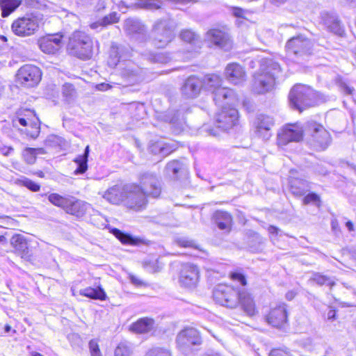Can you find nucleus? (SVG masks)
Segmentation results:
<instances>
[{
    "label": "nucleus",
    "mask_w": 356,
    "mask_h": 356,
    "mask_svg": "<svg viewBox=\"0 0 356 356\" xmlns=\"http://www.w3.org/2000/svg\"><path fill=\"white\" fill-rule=\"evenodd\" d=\"M280 74L281 67L277 62L270 58L261 59L259 70L254 75L252 90L257 94L268 92Z\"/></svg>",
    "instance_id": "f257e3e1"
},
{
    "label": "nucleus",
    "mask_w": 356,
    "mask_h": 356,
    "mask_svg": "<svg viewBox=\"0 0 356 356\" xmlns=\"http://www.w3.org/2000/svg\"><path fill=\"white\" fill-rule=\"evenodd\" d=\"M318 95L310 87L305 85H296L289 93L291 105L302 111L306 108L314 106L316 104Z\"/></svg>",
    "instance_id": "f03ea898"
},
{
    "label": "nucleus",
    "mask_w": 356,
    "mask_h": 356,
    "mask_svg": "<svg viewBox=\"0 0 356 356\" xmlns=\"http://www.w3.org/2000/svg\"><path fill=\"white\" fill-rule=\"evenodd\" d=\"M221 83L220 77L216 74L207 75L202 81L205 88L213 93V100L216 104H220L225 100L234 104L238 100L237 96L232 89L221 87Z\"/></svg>",
    "instance_id": "7ed1b4c3"
},
{
    "label": "nucleus",
    "mask_w": 356,
    "mask_h": 356,
    "mask_svg": "<svg viewBox=\"0 0 356 356\" xmlns=\"http://www.w3.org/2000/svg\"><path fill=\"white\" fill-rule=\"evenodd\" d=\"M68 48L72 54L82 60H88L92 56L93 41L85 33L76 31L70 38Z\"/></svg>",
    "instance_id": "20e7f679"
},
{
    "label": "nucleus",
    "mask_w": 356,
    "mask_h": 356,
    "mask_svg": "<svg viewBox=\"0 0 356 356\" xmlns=\"http://www.w3.org/2000/svg\"><path fill=\"white\" fill-rule=\"evenodd\" d=\"M305 132L307 135V141L311 146L318 150L326 149L331 143V136L325 128L314 121L305 124Z\"/></svg>",
    "instance_id": "39448f33"
},
{
    "label": "nucleus",
    "mask_w": 356,
    "mask_h": 356,
    "mask_svg": "<svg viewBox=\"0 0 356 356\" xmlns=\"http://www.w3.org/2000/svg\"><path fill=\"white\" fill-rule=\"evenodd\" d=\"M41 24V17L33 14H26L13 22L11 31L19 37H29L39 30Z\"/></svg>",
    "instance_id": "423d86ee"
},
{
    "label": "nucleus",
    "mask_w": 356,
    "mask_h": 356,
    "mask_svg": "<svg viewBox=\"0 0 356 356\" xmlns=\"http://www.w3.org/2000/svg\"><path fill=\"white\" fill-rule=\"evenodd\" d=\"M175 24L169 19H160L155 22L152 29V37L155 46L166 47L175 38Z\"/></svg>",
    "instance_id": "0eeeda50"
},
{
    "label": "nucleus",
    "mask_w": 356,
    "mask_h": 356,
    "mask_svg": "<svg viewBox=\"0 0 356 356\" xmlns=\"http://www.w3.org/2000/svg\"><path fill=\"white\" fill-rule=\"evenodd\" d=\"M177 343L179 350L188 355L193 352L194 346L201 345L202 338L195 328L186 327L177 334Z\"/></svg>",
    "instance_id": "6e6552de"
},
{
    "label": "nucleus",
    "mask_w": 356,
    "mask_h": 356,
    "mask_svg": "<svg viewBox=\"0 0 356 356\" xmlns=\"http://www.w3.org/2000/svg\"><path fill=\"white\" fill-rule=\"evenodd\" d=\"M239 291L231 286L219 284L213 291V300L222 306L235 308L238 304Z\"/></svg>",
    "instance_id": "1a4fd4ad"
},
{
    "label": "nucleus",
    "mask_w": 356,
    "mask_h": 356,
    "mask_svg": "<svg viewBox=\"0 0 356 356\" xmlns=\"http://www.w3.org/2000/svg\"><path fill=\"white\" fill-rule=\"evenodd\" d=\"M228 100H225L219 106L222 105V108L220 111H219L216 116V122L217 123V126L218 128L222 130H227L233 127L238 122V111L230 106L232 103H227ZM237 101H236L233 104H235Z\"/></svg>",
    "instance_id": "9d476101"
},
{
    "label": "nucleus",
    "mask_w": 356,
    "mask_h": 356,
    "mask_svg": "<svg viewBox=\"0 0 356 356\" xmlns=\"http://www.w3.org/2000/svg\"><path fill=\"white\" fill-rule=\"evenodd\" d=\"M305 128L300 123L286 124L277 134V143L285 146L291 142H299L302 140Z\"/></svg>",
    "instance_id": "9b49d317"
},
{
    "label": "nucleus",
    "mask_w": 356,
    "mask_h": 356,
    "mask_svg": "<svg viewBox=\"0 0 356 356\" xmlns=\"http://www.w3.org/2000/svg\"><path fill=\"white\" fill-rule=\"evenodd\" d=\"M16 76L20 84L26 87H34L40 81L42 72L35 65H24L18 70Z\"/></svg>",
    "instance_id": "f8f14e48"
},
{
    "label": "nucleus",
    "mask_w": 356,
    "mask_h": 356,
    "mask_svg": "<svg viewBox=\"0 0 356 356\" xmlns=\"http://www.w3.org/2000/svg\"><path fill=\"white\" fill-rule=\"evenodd\" d=\"M148 196L139 187L134 184H127L125 204L127 207L134 209H140L146 204V197Z\"/></svg>",
    "instance_id": "ddd939ff"
},
{
    "label": "nucleus",
    "mask_w": 356,
    "mask_h": 356,
    "mask_svg": "<svg viewBox=\"0 0 356 356\" xmlns=\"http://www.w3.org/2000/svg\"><path fill=\"white\" fill-rule=\"evenodd\" d=\"M139 187L148 196L157 197L161 192V181L157 176L151 172L142 173L139 177Z\"/></svg>",
    "instance_id": "4468645a"
},
{
    "label": "nucleus",
    "mask_w": 356,
    "mask_h": 356,
    "mask_svg": "<svg viewBox=\"0 0 356 356\" xmlns=\"http://www.w3.org/2000/svg\"><path fill=\"white\" fill-rule=\"evenodd\" d=\"M200 278V270L197 266L186 263L181 265L179 275L180 284L186 288H194Z\"/></svg>",
    "instance_id": "2eb2a0df"
},
{
    "label": "nucleus",
    "mask_w": 356,
    "mask_h": 356,
    "mask_svg": "<svg viewBox=\"0 0 356 356\" xmlns=\"http://www.w3.org/2000/svg\"><path fill=\"white\" fill-rule=\"evenodd\" d=\"M62 38L63 35L60 33L48 34L38 40L39 48L45 54H54L60 49Z\"/></svg>",
    "instance_id": "dca6fc26"
},
{
    "label": "nucleus",
    "mask_w": 356,
    "mask_h": 356,
    "mask_svg": "<svg viewBox=\"0 0 356 356\" xmlns=\"http://www.w3.org/2000/svg\"><path fill=\"white\" fill-rule=\"evenodd\" d=\"M120 76L129 84H135L143 79L141 69L134 63L129 60L122 64Z\"/></svg>",
    "instance_id": "f3484780"
},
{
    "label": "nucleus",
    "mask_w": 356,
    "mask_h": 356,
    "mask_svg": "<svg viewBox=\"0 0 356 356\" xmlns=\"http://www.w3.org/2000/svg\"><path fill=\"white\" fill-rule=\"evenodd\" d=\"M207 38L215 46L225 51H229L232 48V41L229 35L218 29H210L207 33Z\"/></svg>",
    "instance_id": "a211bd4d"
},
{
    "label": "nucleus",
    "mask_w": 356,
    "mask_h": 356,
    "mask_svg": "<svg viewBox=\"0 0 356 356\" xmlns=\"http://www.w3.org/2000/svg\"><path fill=\"white\" fill-rule=\"evenodd\" d=\"M268 324L275 327H281L287 323V311L285 304H280L272 307L266 317Z\"/></svg>",
    "instance_id": "6ab92c4d"
},
{
    "label": "nucleus",
    "mask_w": 356,
    "mask_h": 356,
    "mask_svg": "<svg viewBox=\"0 0 356 356\" xmlns=\"http://www.w3.org/2000/svg\"><path fill=\"white\" fill-rule=\"evenodd\" d=\"M274 125L273 119L266 115H258L254 122L255 133L264 140H268L271 136V128Z\"/></svg>",
    "instance_id": "aec40b11"
},
{
    "label": "nucleus",
    "mask_w": 356,
    "mask_h": 356,
    "mask_svg": "<svg viewBox=\"0 0 356 356\" xmlns=\"http://www.w3.org/2000/svg\"><path fill=\"white\" fill-rule=\"evenodd\" d=\"M127 184H116L108 188L103 195V197L108 202L118 204L125 201Z\"/></svg>",
    "instance_id": "412c9836"
},
{
    "label": "nucleus",
    "mask_w": 356,
    "mask_h": 356,
    "mask_svg": "<svg viewBox=\"0 0 356 356\" xmlns=\"http://www.w3.org/2000/svg\"><path fill=\"white\" fill-rule=\"evenodd\" d=\"M288 51L294 54L309 53L312 48L310 40L298 36L289 40L286 44Z\"/></svg>",
    "instance_id": "4be33fe9"
},
{
    "label": "nucleus",
    "mask_w": 356,
    "mask_h": 356,
    "mask_svg": "<svg viewBox=\"0 0 356 356\" xmlns=\"http://www.w3.org/2000/svg\"><path fill=\"white\" fill-rule=\"evenodd\" d=\"M92 207L89 203L70 196L65 211L71 215L82 217Z\"/></svg>",
    "instance_id": "5701e85b"
},
{
    "label": "nucleus",
    "mask_w": 356,
    "mask_h": 356,
    "mask_svg": "<svg viewBox=\"0 0 356 356\" xmlns=\"http://www.w3.org/2000/svg\"><path fill=\"white\" fill-rule=\"evenodd\" d=\"M202 87V81L195 76L188 77L181 88V93L186 98L196 97Z\"/></svg>",
    "instance_id": "b1692460"
},
{
    "label": "nucleus",
    "mask_w": 356,
    "mask_h": 356,
    "mask_svg": "<svg viewBox=\"0 0 356 356\" xmlns=\"http://www.w3.org/2000/svg\"><path fill=\"white\" fill-rule=\"evenodd\" d=\"M225 75L229 82L234 84H240L245 80V72L239 64L233 63L227 65L225 69Z\"/></svg>",
    "instance_id": "393cba45"
},
{
    "label": "nucleus",
    "mask_w": 356,
    "mask_h": 356,
    "mask_svg": "<svg viewBox=\"0 0 356 356\" xmlns=\"http://www.w3.org/2000/svg\"><path fill=\"white\" fill-rule=\"evenodd\" d=\"M289 178V186L291 193L297 197L302 196L310 190L307 181L295 177L293 171H291Z\"/></svg>",
    "instance_id": "a878e982"
},
{
    "label": "nucleus",
    "mask_w": 356,
    "mask_h": 356,
    "mask_svg": "<svg viewBox=\"0 0 356 356\" xmlns=\"http://www.w3.org/2000/svg\"><path fill=\"white\" fill-rule=\"evenodd\" d=\"M323 24L330 31L338 35H342L344 30L337 15L325 13L322 15Z\"/></svg>",
    "instance_id": "bb28decb"
},
{
    "label": "nucleus",
    "mask_w": 356,
    "mask_h": 356,
    "mask_svg": "<svg viewBox=\"0 0 356 356\" xmlns=\"http://www.w3.org/2000/svg\"><path fill=\"white\" fill-rule=\"evenodd\" d=\"M238 303L241 304L243 312L249 316H252L257 313L254 301L251 295L245 290H241L238 293Z\"/></svg>",
    "instance_id": "cd10ccee"
},
{
    "label": "nucleus",
    "mask_w": 356,
    "mask_h": 356,
    "mask_svg": "<svg viewBox=\"0 0 356 356\" xmlns=\"http://www.w3.org/2000/svg\"><path fill=\"white\" fill-rule=\"evenodd\" d=\"M124 29L131 35H146V27L140 20L136 18H128L124 22Z\"/></svg>",
    "instance_id": "c85d7f7f"
},
{
    "label": "nucleus",
    "mask_w": 356,
    "mask_h": 356,
    "mask_svg": "<svg viewBox=\"0 0 356 356\" xmlns=\"http://www.w3.org/2000/svg\"><path fill=\"white\" fill-rule=\"evenodd\" d=\"M113 234L124 244L131 245H147L143 238L134 236L129 234L124 233L118 229L113 230Z\"/></svg>",
    "instance_id": "c756f323"
},
{
    "label": "nucleus",
    "mask_w": 356,
    "mask_h": 356,
    "mask_svg": "<svg viewBox=\"0 0 356 356\" xmlns=\"http://www.w3.org/2000/svg\"><path fill=\"white\" fill-rule=\"evenodd\" d=\"M213 218L220 229L226 230L227 232L230 231L232 224V218L229 213L222 211H217L213 215Z\"/></svg>",
    "instance_id": "7c9ffc66"
},
{
    "label": "nucleus",
    "mask_w": 356,
    "mask_h": 356,
    "mask_svg": "<svg viewBox=\"0 0 356 356\" xmlns=\"http://www.w3.org/2000/svg\"><path fill=\"white\" fill-rule=\"evenodd\" d=\"M125 57L124 47L112 44L109 50L108 65L111 67H115L120 63V60Z\"/></svg>",
    "instance_id": "2f4dec72"
},
{
    "label": "nucleus",
    "mask_w": 356,
    "mask_h": 356,
    "mask_svg": "<svg viewBox=\"0 0 356 356\" xmlns=\"http://www.w3.org/2000/svg\"><path fill=\"white\" fill-rule=\"evenodd\" d=\"M149 149L152 154L161 155L162 157L166 156L175 150L171 145L163 140L151 143Z\"/></svg>",
    "instance_id": "473e14b6"
},
{
    "label": "nucleus",
    "mask_w": 356,
    "mask_h": 356,
    "mask_svg": "<svg viewBox=\"0 0 356 356\" xmlns=\"http://www.w3.org/2000/svg\"><path fill=\"white\" fill-rule=\"evenodd\" d=\"M154 327V321L152 318H143L131 325V330L137 333H147Z\"/></svg>",
    "instance_id": "72a5a7b5"
},
{
    "label": "nucleus",
    "mask_w": 356,
    "mask_h": 356,
    "mask_svg": "<svg viewBox=\"0 0 356 356\" xmlns=\"http://www.w3.org/2000/svg\"><path fill=\"white\" fill-rule=\"evenodd\" d=\"M20 3L19 0H0L1 16L3 17H8L19 6Z\"/></svg>",
    "instance_id": "f704fd0d"
},
{
    "label": "nucleus",
    "mask_w": 356,
    "mask_h": 356,
    "mask_svg": "<svg viewBox=\"0 0 356 356\" xmlns=\"http://www.w3.org/2000/svg\"><path fill=\"white\" fill-rule=\"evenodd\" d=\"M90 147L86 146L84 154L79 155L74 159V162L78 165V168L74 171V175L83 174L88 169V158L89 155Z\"/></svg>",
    "instance_id": "c9c22d12"
},
{
    "label": "nucleus",
    "mask_w": 356,
    "mask_h": 356,
    "mask_svg": "<svg viewBox=\"0 0 356 356\" xmlns=\"http://www.w3.org/2000/svg\"><path fill=\"white\" fill-rule=\"evenodd\" d=\"M163 5L161 0H137L133 7L146 10H157Z\"/></svg>",
    "instance_id": "e433bc0d"
},
{
    "label": "nucleus",
    "mask_w": 356,
    "mask_h": 356,
    "mask_svg": "<svg viewBox=\"0 0 356 356\" xmlns=\"http://www.w3.org/2000/svg\"><path fill=\"white\" fill-rule=\"evenodd\" d=\"M79 293L83 296H86L88 298L95 299V300H105L106 293L103 289H93V288H86L79 291Z\"/></svg>",
    "instance_id": "4c0bfd02"
},
{
    "label": "nucleus",
    "mask_w": 356,
    "mask_h": 356,
    "mask_svg": "<svg viewBox=\"0 0 356 356\" xmlns=\"http://www.w3.org/2000/svg\"><path fill=\"white\" fill-rule=\"evenodd\" d=\"M309 281L316 283L319 286L326 285L328 286H333L335 284L334 277H331L319 273H314Z\"/></svg>",
    "instance_id": "58836bf2"
},
{
    "label": "nucleus",
    "mask_w": 356,
    "mask_h": 356,
    "mask_svg": "<svg viewBox=\"0 0 356 356\" xmlns=\"http://www.w3.org/2000/svg\"><path fill=\"white\" fill-rule=\"evenodd\" d=\"M10 244L18 252L26 253L28 250V244L23 236L17 234L12 237Z\"/></svg>",
    "instance_id": "ea45409f"
},
{
    "label": "nucleus",
    "mask_w": 356,
    "mask_h": 356,
    "mask_svg": "<svg viewBox=\"0 0 356 356\" xmlns=\"http://www.w3.org/2000/svg\"><path fill=\"white\" fill-rule=\"evenodd\" d=\"M70 197V195L62 196L58 193H51L48 196V200L52 204L65 210Z\"/></svg>",
    "instance_id": "a19ab883"
},
{
    "label": "nucleus",
    "mask_w": 356,
    "mask_h": 356,
    "mask_svg": "<svg viewBox=\"0 0 356 356\" xmlns=\"http://www.w3.org/2000/svg\"><path fill=\"white\" fill-rule=\"evenodd\" d=\"M184 168V165L179 161H172L169 162L165 167L166 173L172 176L174 178L177 177V173L181 171Z\"/></svg>",
    "instance_id": "79ce46f5"
},
{
    "label": "nucleus",
    "mask_w": 356,
    "mask_h": 356,
    "mask_svg": "<svg viewBox=\"0 0 356 356\" xmlns=\"http://www.w3.org/2000/svg\"><path fill=\"white\" fill-rule=\"evenodd\" d=\"M179 38L188 43L195 44L198 41V35L191 29H183L179 33Z\"/></svg>",
    "instance_id": "37998d69"
},
{
    "label": "nucleus",
    "mask_w": 356,
    "mask_h": 356,
    "mask_svg": "<svg viewBox=\"0 0 356 356\" xmlns=\"http://www.w3.org/2000/svg\"><path fill=\"white\" fill-rule=\"evenodd\" d=\"M131 354L132 349L127 342L120 343L114 351V356H131Z\"/></svg>",
    "instance_id": "c03bdc74"
},
{
    "label": "nucleus",
    "mask_w": 356,
    "mask_h": 356,
    "mask_svg": "<svg viewBox=\"0 0 356 356\" xmlns=\"http://www.w3.org/2000/svg\"><path fill=\"white\" fill-rule=\"evenodd\" d=\"M119 20L120 15L116 12H113L104 16L101 19V24H102V26H106L108 25L115 24L118 22Z\"/></svg>",
    "instance_id": "a18cd8bd"
},
{
    "label": "nucleus",
    "mask_w": 356,
    "mask_h": 356,
    "mask_svg": "<svg viewBox=\"0 0 356 356\" xmlns=\"http://www.w3.org/2000/svg\"><path fill=\"white\" fill-rule=\"evenodd\" d=\"M145 356H171V354L166 348L154 347L149 349Z\"/></svg>",
    "instance_id": "49530a36"
},
{
    "label": "nucleus",
    "mask_w": 356,
    "mask_h": 356,
    "mask_svg": "<svg viewBox=\"0 0 356 356\" xmlns=\"http://www.w3.org/2000/svg\"><path fill=\"white\" fill-rule=\"evenodd\" d=\"M62 91L63 96L65 97L66 101L68 102L73 99L75 95L74 88L73 85L70 83H65L63 86Z\"/></svg>",
    "instance_id": "de8ad7c7"
},
{
    "label": "nucleus",
    "mask_w": 356,
    "mask_h": 356,
    "mask_svg": "<svg viewBox=\"0 0 356 356\" xmlns=\"http://www.w3.org/2000/svg\"><path fill=\"white\" fill-rule=\"evenodd\" d=\"M177 243L179 245L184 248H193L197 249V245L195 243L193 240H190L185 237L179 238L177 240Z\"/></svg>",
    "instance_id": "09e8293b"
},
{
    "label": "nucleus",
    "mask_w": 356,
    "mask_h": 356,
    "mask_svg": "<svg viewBox=\"0 0 356 356\" xmlns=\"http://www.w3.org/2000/svg\"><path fill=\"white\" fill-rule=\"evenodd\" d=\"M44 150L42 148H26V154L32 155V157L29 160V163H32L35 161V157L38 154H43Z\"/></svg>",
    "instance_id": "8fccbe9b"
},
{
    "label": "nucleus",
    "mask_w": 356,
    "mask_h": 356,
    "mask_svg": "<svg viewBox=\"0 0 356 356\" xmlns=\"http://www.w3.org/2000/svg\"><path fill=\"white\" fill-rule=\"evenodd\" d=\"M303 204H308L309 203H318L320 202V197L316 193H309L303 198Z\"/></svg>",
    "instance_id": "3c124183"
},
{
    "label": "nucleus",
    "mask_w": 356,
    "mask_h": 356,
    "mask_svg": "<svg viewBox=\"0 0 356 356\" xmlns=\"http://www.w3.org/2000/svg\"><path fill=\"white\" fill-rule=\"evenodd\" d=\"M269 356H292V355L286 348H277L272 350Z\"/></svg>",
    "instance_id": "603ef678"
},
{
    "label": "nucleus",
    "mask_w": 356,
    "mask_h": 356,
    "mask_svg": "<svg viewBox=\"0 0 356 356\" xmlns=\"http://www.w3.org/2000/svg\"><path fill=\"white\" fill-rule=\"evenodd\" d=\"M230 277L234 281L239 282L243 286L247 284L245 277L240 273H232Z\"/></svg>",
    "instance_id": "864d4df0"
},
{
    "label": "nucleus",
    "mask_w": 356,
    "mask_h": 356,
    "mask_svg": "<svg viewBox=\"0 0 356 356\" xmlns=\"http://www.w3.org/2000/svg\"><path fill=\"white\" fill-rule=\"evenodd\" d=\"M24 185L28 188L29 190L36 192L38 191L40 188V186L37 183L30 180V179H26L24 181Z\"/></svg>",
    "instance_id": "5fc2aeb1"
},
{
    "label": "nucleus",
    "mask_w": 356,
    "mask_h": 356,
    "mask_svg": "<svg viewBox=\"0 0 356 356\" xmlns=\"http://www.w3.org/2000/svg\"><path fill=\"white\" fill-rule=\"evenodd\" d=\"M134 5V3L127 5L124 1H121L118 4V8L122 13H125L128 8L137 9V7H133Z\"/></svg>",
    "instance_id": "6e6d98bb"
},
{
    "label": "nucleus",
    "mask_w": 356,
    "mask_h": 356,
    "mask_svg": "<svg viewBox=\"0 0 356 356\" xmlns=\"http://www.w3.org/2000/svg\"><path fill=\"white\" fill-rule=\"evenodd\" d=\"M131 282L136 286H142L145 285V283L139 277L136 275H131L129 276Z\"/></svg>",
    "instance_id": "4d7b16f0"
},
{
    "label": "nucleus",
    "mask_w": 356,
    "mask_h": 356,
    "mask_svg": "<svg viewBox=\"0 0 356 356\" xmlns=\"http://www.w3.org/2000/svg\"><path fill=\"white\" fill-rule=\"evenodd\" d=\"M268 231L270 235L271 238L273 240V237L279 235V234L281 232V230L273 225H270L268 227Z\"/></svg>",
    "instance_id": "13d9d810"
},
{
    "label": "nucleus",
    "mask_w": 356,
    "mask_h": 356,
    "mask_svg": "<svg viewBox=\"0 0 356 356\" xmlns=\"http://www.w3.org/2000/svg\"><path fill=\"white\" fill-rule=\"evenodd\" d=\"M89 348L90 353L100 350L97 341L95 339H92L90 341Z\"/></svg>",
    "instance_id": "bf43d9fd"
},
{
    "label": "nucleus",
    "mask_w": 356,
    "mask_h": 356,
    "mask_svg": "<svg viewBox=\"0 0 356 356\" xmlns=\"http://www.w3.org/2000/svg\"><path fill=\"white\" fill-rule=\"evenodd\" d=\"M202 131L207 132L208 134V135H209V136H216L218 135V131L216 130H214L213 129H210L209 127V126L207 125V124H204L202 127Z\"/></svg>",
    "instance_id": "052dcab7"
},
{
    "label": "nucleus",
    "mask_w": 356,
    "mask_h": 356,
    "mask_svg": "<svg viewBox=\"0 0 356 356\" xmlns=\"http://www.w3.org/2000/svg\"><path fill=\"white\" fill-rule=\"evenodd\" d=\"M13 149L11 147H6L0 143V152L4 156H8Z\"/></svg>",
    "instance_id": "680f3d73"
},
{
    "label": "nucleus",
    "mask_w": 356,
    "mask_h": 356,
    "mask_svg": "<svg viewBox=\"0 0 356 356\" xmlns=\"http://www.w3.org/2000/svg\"><path fill=\"white\" fill-rule=\"evenodd\" d=\"M245 11L240 8H234L233 10V14L234 16L238 17H243Z\"/></svg>",
    "instance_id": "e2e57ef3"
},
{
    "label": "nucleus",
    "mask_w": 356,
    "mask_h": 356,
    "mask_svg": "<svg viewBox=\"0 0 356 356\" xmlns=\"http://www.w3.org/2000/svg\"><path fill=\"white\" fill-rule=\"evenodd\" d=\"M342 90L343 92L347 95H352L354 91V88L353 87H350L346 84H343L342 86Z\"/></svg>",
    "instance_id": "0e129e2a"
},
{
    "label": "nucleus",
    "mask_w": 356,
    "mask_h": 356,
    "mask_svg": "<svg viewBox=\"0 0 356 356\" xmlns=\"http://www.w3.org/2000/svg\"><path fill=\"white\" fill-rule=\"evenodd\" d=\"M111 88L110 85L108 84V83H101V84H98L97 86V88L99 90H102V91H105V90H108L109 88Z\"/></svg>",
    "instance_id": "69168bd1"
},
{
    "label": "nucleus",
    "mask_w": 356,
    "mask_h": 356,
    "mask_svg": "<svg viewBox=\"0 0 356 356\" xmlns=\"http://www.w3.org/2000/svg\"><path fill=\"white\" fill-rule=\"evenodd\" d=\"M336 311L334 309H330L327 312V318L330 320L335 319Z\"/></svg>",
    "instance_id": "338daca9"
},
{
    "label": "nucleus",
    "mask_w": 356,
    "mask_h": 356,
    "mask_svg": "<svg viewBox=\"0 0 356 356\" xmlns=\"http://www.w3.org/2000/svg\"><path fill=\"white\" fill-rule=\"evenodd\" d=\"M295 295L296 293L293 291H289L286 294V298L287 300H291L294 298Z\"/></svg>",
    "instance_id": "774afa93"
}]
</instances>
